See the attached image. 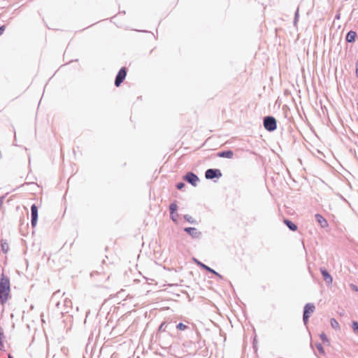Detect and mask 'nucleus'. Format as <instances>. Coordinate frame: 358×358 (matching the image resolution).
Listing matches in <instances>:
<instances>
[{
    "label": "nucleus",
    "mask_w": 358,
    "mask_h": 358,
    "mask_svg": "<svg viewBox=\"0 0 358 358\" xmlns=\"http://www.w3.org/2000/svg\"><path fill=\"white\" fill-rule=\"evenodd\" d=\"M10 294V282L9 278L4 273L0 275V305L3 306Z\"/></svg>",
    "instance_id": "f257e3e1"
},
{
    "label": "nucleus",
    "mask_w": 358,
    "mask_h": 358,
    "mask_svg": "<svg viewBox=\"0 0 358 358\" xmlns=\"http://www.w3.org/2000/svg\"><path fill=\"white\" fill-rule=\"evenodd\" d=\"M263 125L266 131L272 132L277 129V121L274 117L268 115L264 117Z\"/></svg>",
    "instance_id": "f03ea898"
},
{
    "label": "nucleus",
    "mask_w": 358,
    "mask_h": 358,
    "mask_svg": "<svg viewBox=\"0 0 358 358\" xmlns=\"http://www.w3.org/2000/svg\"><path fill=\"white\" fill-rule=\"evenodd\" d=\"M183 180L192 185L194 187H196L199 182V178L194 173L189 171L182 177Z\"/></svg>",
    "instance_id": "7ed1b4c3"
},
{
    "label": "nucleus",
    "mask_w": 358,
    "mask_h": 358,
    "mask_svg": "<svg viewBox=\"0 0 358 358\" xmlns=\"http://www.w3.org/2000/svg\"><path fill=\"white\" fill-rule=\"evenodd\" d=\"M127 69L126 67L122 66L119 71L117 72L115 79V85L116 87H119L125 80L127 76Z\"/></svg>",
    "instance_id": "20e7f679"
},
{
    "label": "nucleus",
    "mask_w": 358,
    "mask_h": 358,
    "mask_svg": "<svg viewBox=\"0 0 358 358\" xmlns=\"http://www.w3.org/2000/svg\"><path fill=\"white\" fill-rule=\"evenodd\" d=\"M222 176V172L218 169H208L205 172V177L208 180L219 179Z\"/></svg>",
    "instance_id": "39448f33"
},
{
    "label": "nucleus",
    "mask_w": 358,
    "mask_h": 358,
    "mask_svg": "<svg viewBox=\"0 0 358 358\" xmlns=\"http://www.w3.org/2000/svg\"><path fill=\"white\" fill-rule=\"evenodd\" d=\"M183 230L194 239L199 240L202 238V233L195 227H185Z\"/></svg>",
    "instance_id": "423d86ee"
},
{
    "label": "nucleus",
    "mask_w": 358,
    "mask_h": 358,
    "mask_svg": "<svg viewBox=\"0 0 358 358\" xmlns=\"http://www.w3.org/2000/svg\"><path fill=\"white\" fill-rule=\"evenodd\" d=\"M38 217V210L37 206L34 203L31 206V224L34 228L36 226Z\"/></svg>",
    "instance_id": "0eeeda50"
},
{
    "label": "nucleus",
    "mask_w": 358,
    "mask_h": 358,
    "mask_svg": "<svg viewBox=\"0 0 358 358\" xmlns=\"http://www.w3.org/2000/svg\"><path fill=\"white\" fill-rule=\"evenodd\" d=\"M196 263H197V265H199L200 266V268H201L202 269H203L210 273L214 274L215 275L217 276L220 279H223V276L222 275H220L219 273H217V271H215L212 268L209 267L208 266H207L205 264H203L201 262H199V261H196Z\"/></svg>",
    "instance_id": "6e6552de"
},
{
    "label": "nucleus",
    "mask_w": 358,
    "mask_h": 358,
    "mask_svg": "<svg viewBox=\"0 0 358 358\" xmlns=\"http://www.w3.org/2000/svg\"><path fill=\"white\" fill-rule=\"evenodd\" d=\"M177 210H178V206H177L176 201L171 203L169 206L170 217H171V219L172 220V221L174 222L175 223H177V222H178V220L176 217H174V214H176V215H178V214L177 213Z\"/></svg>",
    "instance_id": "1a4fd4ad"
},
{
    "label": "nucleus",
    "mask_w": 358,
    "mask_h": 358,
    "mask_svg": "<svg viewBox=\"0 0 358 358\" xmlns=\"http://www.w3.org/2000/svg\"><path fill=\"white\" fill-rule=\"evenodd\" d=\"M320 273L323 277L324 280L327 285H331L333 282V278L325 268H320Z\"/></svg>",
    "instance_id": "9d476101"
},
{
    "label": "nucleus",
    "mask_w": 358,
    "mask_h": 358,
    "mask_svg": "<svg viewBox=\"0 0 358 358\" xmlns=\"http://www.w3.org/2000/svg\"><path fill=\"white\" fill-rule=\"evenodd\" d=\"M72 308V302L71 301L68 299V298H65L64 300H63V302H62V313L63 314L64 313H69V310Z\"/></svg>",
    "instance_id": "9b49d317"
},
{
    "label": "nucleus",
    "mask_w": 358,
    "mask_h": 358,
    "mask_svg": "<svg viewBox=\"0 0 358 358\" xmlns=\"http://www.w3.org/2000/svg\"><path fill=\"white\" fill-rule=\"evenodd\" d=\"M60 295V291L58 290L55 292L53 293L52 296V298H51V302L52 303H55V306L57 307V308L60 310V312L62 313V303L59 301H57V298Z\"/></svg>",
    "instance_id": "f8f14e48"
},
{
    "label": "nucleus",
    "mask_w": 358,
    "mask_h": 358,
    "mask_svg": "<svg viewBox=\"0 0 358 358\" xmlns=\"http://www.w3.org/2000/svg\"><path fill=\"white\" fill-rule=\"evenodd\" d=\"M316 221L320 224L321 227L325 228L328 227V222L327 220L320 214L317 213L315 215Z\"/></svg>",
    "instance_id": "ddd939ff"
},
{
    "label": "nucleus",
    "mask_w": 358,
    "mask_h": 358,
    "mask_svg": "<svg viewBox=\"0 0 358 358\" xmlns=\"http://www.w3.org/2000/svg\"><path fill=\"white\" fill-rule=\"evenodd\" d=\"M315 309V305L312 303H308L305 305L303 308V314L310 316V315L314 312Z\"/></svg>",
    "instance_id": "4468645a"
},
{
    "label": "nucleus",
    "mask_w": 358,
    "mask_h": 358,
    "mask_svg": "<svg viewBox=\"0 0 358 358\" xmlns=\"http://www.w3.org/2000/svg\"><path fill=\"white\" fill-rule=\"evenodd\" d=\"M217 156L222 158L231 159L234 156V152L231 150H223L217 152Z\"/></svg>",
    "instance_id": "2eb2a0df"
},
{
    "label": "nucleus",
    "mask_w": 358,
    "mask_h": 358,
    "mask_svg": "<svg viewBox=\"0 0 358 358\" xmlns=\"http://www.w3.org/2000/svg\"><path fill=\"white\" fill-rule=\"evenodd\" d=\"M357 33L355 31L350 30L349 31L345 36V41L348 43H354L355 41V39L357 38Z\"/></svg>",
    "instance_id": "dca6fc26"
},
{
    "label": "nucleus",
    "mask_w": 358,
    "mask_h": 358,
    "mask_svg": "<svg viewBox=\"0 0 358 358\" xmlns=\"http://www.w3.org/2000/svg\"><path fill=\"white\" fill-rule=\"evenodd\" d=\"M283 222L292 231H296L298 229L297 225L289 219H284Z\"/></svg>",
    "instance_id": "f3484780"
},
{
    "label": "nucleus",
    "mask_w": 358,
    "mask_h": 358,
    "mask_svg": "<svg viewBox=\"0 0 358 358\" xmlns=\"http://www.w3.org/2000/svg\"><path fill=\"white\" fill-rule=\"evenodd\" d=\"M0 246H1L2 252L4 254H6L8 252V250H9V245H8V243H7L6 240L1 239L0 240Z\"/></svg>",
    "instance_id": "a211bd4d"
},
{
    "label": "nucleus",
    "mask_w": 358,
    "mask_h": 358,
    "mask_svg": "<svg viewBox=\"0 0 358 358\" xmlns=\"http://www.w3.org/2000/svg\"><path fill=\"white\" fill-rule=\"evenodd\" d=\"M185 221L192 224H198V222L193 218L191 215L186 214L183 216Z\"/></svg>",
    "instance_id": "6ab92c4d"
},
{
    "label": "nucleus",
    "mask_w": 358,
    "mask_h": 358,
    "mask_svg": "<svg viewBox=\"0 0 358 358\" xmlns=\"http://www.w3.org/2000/svg\"><path fill=\"white\" fill-rule=\"evenodd\" d=\"M331 326L333 329L337 330L340 329V325L335 318H331L330 320Z\"/></svg>",
    "instance_id": "aec40b11"
},
{
    "label": "nucleus",
    "mask_w": 358,
    "mask_h": 358,
    "mask_svg": "<svg viewBox=\"0 0 358 358\" xmlns=\"http://www.w3.org/2000/svg\"><path fill=\"white\" fill-rule=\"evenodd\" d=\"M176 329H177L178 330H179V331H185V330H186V329H189V327L187 325H186V324H183L182 322H180V323H178V324L176 326Z\"/></svg>",
    "instance_id": "412c9836"
},
{
    "label": "nucleus",
    "mask_w": 358,
    "mask_h": 358,
    "mask_svg": "<svg viewBox=\"0 0 358 358\" xmlns=\"http://www.w3.org/2000/svg\"><path fill=\"white\" fill-rule=\"evenodd\" d=\"M165 322V326H167L166 327V332H168V333H170V331L173 329L174 327V324L173 322Z\"/></svg>",
    "instance_id": "4be33fe9"
},
{
    "label": "nucleus",
    "mask_w": 358,
    "mask_h": 358,
    "mask_svg": "<svg viewBox=\"0 0 358 358\" xmlns=\"http://www.w3.org/2000/svg\"><path fill=\"white\" fill-rule=\"evenodd\" d=\"M299 8H297V9L294 13V21H293V24L294 27H296L297 22L299 20Z\"/></svg>",
    "instance_id": "5701e85b"
},
{
    "label": "nucleus",
    "mask_w": 358,
    "mask_h": 358,
    "mask_svg": "<svg viewBox=\"0 0 358 358\" xmlns=\"http://www.w3.org/2000/svg\"><path fill=\"white\" fill-rule=\"evenodd\" d=\"M352 328L355 334H358V322L352 321Z\"/></svg>",
    "instance_id": "b1692460"
},
{
    "label": "nucleus",
    "mask_w": 358,
    "mask_h": 358,
    "mask_svg": "<svg viewBox=\"0 0 358 358\" xmlns=\"http://www.w3.org/2000/svg\"><path fill=\"white\" fill-rule=\"evenodd\" d=\"M105 271H104V269L103 268V266H101V268L100 270H96V271H93L91 273H90V275L92 277L94 276L95 275H99V274H101V273H104Z\"/></svg>",
    "instance_id": "393cba45"
},
{
    "label": "nucleus",
    "mask_w": 358,
    "mask_h": 358,
    "mask_svg": "<svg viewBox=\"0 0 358 358\" xmlns=\"http://www.w3.org/2000/svg\"><path fill=\"white\" fill-rule=\"evenodd\" d=\"M316 348L320 352V354L324 355V350L322 346V345L320 343H317L315 344Z\"/></svg>",
    "instance_id": "a878e982"
},
{
    "label": "nucleus",
    "mask_w": 358,
    "mask_h": 358,
    "mask_svg": "<svg viewBox=\"0 0 358 358\" xmlns=\"http://www.w3.org/2000/svg\"><path fill=\"white\" fill-rule=\"evenodd\" d=\"M320 338L323 343H329V340L327 338V336L324 332L320 334Z\"/></svg>",
    "instance_id": "bb28decb"
},
{
    "label": "nucleus",
    "mask_w": 358,
    "mask_h": 358,
    "mask_svg": "<svg viewBox=\"0 0 358 358\" xmlns=\"http://www.w3.org/2000/svg\"><path fill=\"white\" fill-rule=\"evenodd\" d=\"M166 327L167 326H165V322H163L159 327V329H158V331L159 332H166L167 329H166Z\"/></svg>",
    "instance_id": "cd10ccee"
},
{
    "label": "nucleus",
    "mask_w": 358,
    "mask_h": 358,
    "mask_svg": "<svg viewBox=\"0 0 358 358\" xmlns=\"http://www.w3.org/2000/svg\"><path fill=\"white\" fill-rule=\"evenodd\" d=\"M185 186V182H179L176 185V187L178 189L182 190Z\"/></svg>",
    "instance_id": "c85d7f7f"
},
{
    "label": "nucleus",
    "mask_w": 358,
    "mask_h": 358,
    "mask_svg": "<svg viewBox=\"0 0 358 358\" xmlns=\"http://www.w3.org/2000/svg\"><path fill=\"white\" fill-rule=\"evenodd\" d=\"M310 316L309 315H305V314H303V324L306 326L308 322V320L310 318Z\"/></svg>",
    "instance_id": "c756f323"
},
{
    "label": "nucleus",
    "mask_w": 358,
    "mask_h": 358,
    "mask_svg": "<svg viewBox=\"0 0 358 358\" xmlns=\"http://www.w3.org/2000/svg\"><path fill=\"white\" fill-rule=\"evenodd\" d=\"M3 336V332L0 331V350H1L3 348V343L2 341Z\"/></svg>",
    "instance_id": "7c9ffc66"
},
{
    "label": "nucleus",
    "mask_w": 358,
    "mask_h": 358,
    "mask_svg": "<svg viewBox=\"0 0 358 358\" xmlns=\"http://www.w3.org/2000/svg\"><path fill=\"white\" fill-rule=\"evenodd\" d=\"M350 287L355 292H358V287L354 284H350Z\"/></svg>",
    "instance_id": "2f4dec72"
},
{
    "label": "nucleus",
    "mask_w": 358,
    "mask_h": 358,
    "mask_svg": "<svg viewBox=\"0 0 358 358\" xmlns=\"http://www.w3.org/2000/svg\"><path fill=\"white\" fill-rule=\"evenodd\" d=\"M4 30H5V26L4 25L0 26V36L1 34H3Z\"/></svg>",
    "instance_id": "473e14b6"
},
{
    "label": "nucleus",
    "mask_w": 358,
    "mask_h": 358,
    "mask_svg": "<svg viewBox=\"0 0 358 358\" xmlns=\"http://www.w3.org/2000/svg\"><path fill=\"white\" fill-rule=\"evenodd\" d=\"M356 76L358 78V61L356 63Z\"/></svg>",
    "instance_id": "72a5a7b5"
},
{
    "label": "nucleus",
    "mask_w": 358,
    "mask_h": 358,
    "mask_svg": "<svg viewBox=\"0 0 358 358\" xmlns=\"http://www.w3.org/2000/svg\"><path fill=\"white\" fill-rule=\"evenodd\" d=\"M340 18V13L336 15L335 19L338 20Z\"/></svg>",
    "instance_id": "f704fd0d"
},
{
    "label": "nucleus",
    "mask_w": 358,
    "mask_h": 358,
    "mask_svg": "<svg viewBox=\"0 0 358 358\" xmlns=\"http://www.w3.org/2000/svg\"><path fill=\"white\" fill-rule=\"evenodd\" d=\"M8 358H13V357L10 354H9Z\"/></svg>",
    "instance_id": "c9c22d12"
},
{
    "label": "nucleus",
    "mask_w": 358,
    "mask_h": 358,
    "mask_svg": "<svg viewBox=\"0 0 358 358\" xmlns=\"http://www.w3.org/2000/svg\"><path fill=\"white\" fill-rule=\"evenodd\" d=\"M13 145L17 146L16 142H14Z\"/></svg>",
    "instance_id": "e433bc0d"
},
{
    "label": "nucleus",
    "mask_w": 358,
    "mask_h": 358,
    "mask_svg": "<svg viewBox=\"0 0 358 358\" xmlns=\"http://www.w3.org/2000/svg\"><path fill=\"white\" fill-rule=\"evenodd\" d=\"M13 145L17 146L16 142H14Z\"/></svg>",
    "instance_id": "4c0bfd02"
},
{
    "label": "nucleus",
    "mask_w": 358,
    "mask_h": 358,
    "mask_svg": "<svg viewBox=\"0 0 358 358\" xmlns=\"http://www.w3.org/2000/svg\"><path fill=\"white\" fill-rule=\"evenodd\" d=\"M178 215H176V214H174V217H176V219H177V217H178Z\"/></svg>",
    "instance_id": "58836bf2"
},
{
    "label": "nucleus",
    "mask_w": 358,
    "mask_h": 358,
    "mask_svg": "<svg viewBox=\"0 0 358 358\" xmlns=\"http://www.w3.org/2000/svg\"><path fill=\"white\" fill-rule=\"evenodd\" d=\"M102 264H105V260H103V261H102Z\"/></svg>",
    "instance_id": "ea45409f"
},
{
    "label": "nucleus",
    "mask_w": 358,
    "mask_h": 358,
    "mask_svg": "<svg viewBox=\"0 0 358 358\" xmlns=\"http://www.w3.org/2000/svg\"><path fill=\"white\" fill-rule=\"evenodd\" d=\"M357 109H358V102H357Z\"/></svg>",
    "instance_id": "a19ab883"
}]
</instances>
